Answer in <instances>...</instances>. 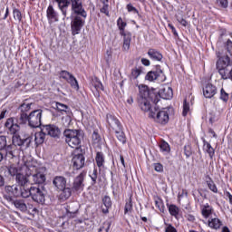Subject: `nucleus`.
<instances>
[{
    "instance_id": "obj_58",
    "label": "nucleus",
    "mask_w": 232,
    "mask_h": 232,
    "mask_svg": "<svg viewBox=\"0 0 232 232\" xmlns=\"http://www.w3.org/2000/svg\"><path fill=\"white\" fill-rule=\"evenodd\" d=\"M226 50H227V52L229 53V55H231V57H232V41L231 40H227V42H226Z\"/></svg>"
},
{
    "instance_id": "obj_2",
    "label": "nucleus",
    "mask_w": 232,
    "mask_h": 232,
    "mask_svg": "<svg viewBox=\"0 0 232 232\" xmlns=\"http://www.w3.org/2000/svg\"><path fill=\"white\" fill-rule=\"evenodd\" d=\"M63 139L70 148L79 150L81 148V142L84 139V131L82 130H72L66 129L63 131Z\"/></svg>"
},
{
    "instance_id": "obj_24",
    "label": "nucleus",
    "mask_w": 232,
    "mask_h": 232,
    "mask_svg": "<svg viewBox=\"0 0 232 232\" xmlns=\"http://www.w3.org/2000/svg\"><path fill=\"white\" fill-rule=\"evenodd\" d=\"M147 55H149L150 59H151V61H157L158 63H160L162 61V59H164L162 53H160V51H159L155 48H150L148 50Z\"/></svg>"
},
{
    "instance_id": "obj_26",
    "label": "nucleus",
    "mask_w": 232,
    "mask_h": 232,
    "mask_svg": "<svg viewBox=\"0 0 232 232\" xmlns=\"http://www.w3.org/2000/svg\"><path fill=\"white\" fill-rule=\"evenodd\" d=\"M162 69L159 68L156 69L155 71H150L147 72L145 75V81H149L150 82H153V81H157L160 75H163Z\"/></svg>"
},
{
    "instance_id": "obj_13",
    "label": "nucleus",
    "mask_w": 232,
    "mask_h": 232,
    "mask_svg": "<svg viewBox=\"0 0 232 232\" xmlns=\"http://www.w3.org/2000/svg\"><path fill=\"white\" fill-rule=\"evenodd\" d=\"M43 131H45V135H49L53 139H61V129L54 124L44 125Z\"/></svg>"
},
{
    "instance_id": "obj_59",
    "label": "nucleus",
    "mask_w": 232,
    "mask_h": 232,
    "mask_svg": "<svg viewBox=\"0 0 232 232\" xmlns=\"http://www.w3.org/2000/svg\"><path fill=\"white\" fill-rule=\"evenodd\" d=\"M216 2L221 8H227L229 5V2H227V0H216Z\"/></svg>"
},
{
    "instance_id": "obj_42",
    "label": "nucleus",
    "mask_w": 232,
    "mask_h": 232,
    "mask_svg": "<svg viewBox=\"0 0 232 232\" xmlns=\"http://www.w3.org/2000/svg\"><path fill=\"white\" fill-rule=\"evenodd\" d=\"M102 3V8H100L101 14H104L107 17H110V5L109 0H101Z\"/></svg>"
},
{
    "instance_id": "obj_27",
    "label": "nucleus",
    "mask_w": 232,
    "mask_h": 232,
    "mask_svg": "<svg viewBox=\"0 0 232 232\" xmlns=\"http://www.w3.org/2000/svg\"><path fill=\"white\" fill-rule=\"evenodd\" d=\"M53 186L60 191V189H64L66 188V178L63 176H56L53 180Z\"/></svg>"
},
{
    "instance_id": "obj_35",
    "label": "nucleus",
    "mask_w": 232,
    "mask_h": 232,
    "mask_svg": "<svg viewBox=\"0 0 232 232\" xmlns=\"http://www.w3.org/2000/svg\"><path fill=\"white\" fill-rule=\"evenodd\" d=\"M206 184L208 188V189L212 192V193H218V187H217V184H215V181H213V179L209 176L207 175L206 176Z\"/></svg>"
},
{
    "instance_id": "obj_61",
    "label": "nucleus",
    "mask_w": 232,
    "mask_h": 232,
    "mask_svg": "<svg viewBox=\"0 0 232 232\" xmlns=\"http://www.w3.org/2000/svg\"><path fill=\"white\" fill-rule=\"evenodd\" d=\"M165 232H179V231H177V228H175L173 225L167 224V227H165Z\"/></svg>"
},
{
    "instance_id": "obj_14",
    "label": "nucleus",
    "mask_w": 232,
    "mask_h": 232,
    "mask_svg": "<svg viewBox=\"0 0 232 232\" xmlns=\"http://www.w3.org/2000/svg\"><path fill=\"white\" fill-rule=\"evenodd\" d=\"M5 193L8 200H14V198L21 197V187L18 185L6 186Z\"/></svg>"
},
{
    "instance_id": "obj_44",
    "label": "nucleus",
    "mask_w": 232,
    "mask_h": 232,
    "mask_svg": "<svg viewBox=\"0 0 232 232\" xmlns=\"http://www.w3.org/2000/svg\"><path fill=\"white\" fill-rule=\"evenodd\" d=\"M20 197L23 198H28V197H32V187L30 188L20 187Z\"/></svg>"
},
{
    "instance_id": "obj_3",
    "label": "nucleus",
    "mask_w": 232,
    "mask_h": 232,
    "mask_svg": "<svg viewBox=\"0 0 232 232\" xmlns=\"http://www.w3.org/2000/svg\"><path fill=\"white\" fill-rule=\"evenodd\" d=\"M5 129L6 130L8 135H13V150L15 146H23V139L19 135L21 126L14 121V118H8L5 123Z\"/></svg>"
},
{
    "instance_id": "obj_41",
    "label": "nucleus",
    "mask_w": 232,
    "mask_h": 232,
    "mask_svg": "<svg viewBox=\"0 0 232 232\" xmlns=\"http://www.w3.org/2000/svg\"><path fill=\"white\" fill-rule=\"evenodd\" d=\"M222 226V221L220 219L214 218L211 220H208V227L211 229H220Z\"/></svg>"
},
{
    "instance_id": "obj_57",
    "label": "nucleus",
    "mask_w": 232,
    "mask_h": 232,
    "mask_svg": "<svg viewBox=\"0 0 232 232\" xmlns=\"http://www.w3.org/2000/svg\"><path fill=\"white\" fill-rule=\"evenodd\" d=\"M126 9H127V11H128L129 13H131V12H132V14H139V9L136 8L135 6H133V5H131V4H128V5H126Z\"/></svg>"
},
{
    "instance_id": "obj_25",
    "label": "nucleus",
    "mask_w": 232,
    "mask_h": 232,
    "mask_svg": "<svg viewBox=\"0 0 232 232\" xmlns=\"http://www.w3.org/2000/svg\"><path fill=\"white\" fill-rule=\"evenodd\" d=\"M102 204L103 206H101L102 213L103 215H108V213H110V209H111V206H113V203L111 202V198H110V196H104L102 198Z\"/></svg>"
},
{
    "instance_id": "obj_34",
    "label": "nucleus",
    "mask_w": 232,
    "mask_h": 232,
    "mask_svg": "<svg viewBox=\"0 0 232 232\" xmlns=\"http://www.w3.org/2000/svg\"><path fill=\"white\" fill-rule=\"evenodd\" d=\"M45 139H46V132L44 130H42L41 131L35 132L34 142L36 146H41V144H44Z\"/></svg>"
},
{
    "instance_id": "obj_6",
    "label": "nucleus",
    "mask_w": 232,
    "mask_h": 232,
    "mask_svg": "<svg viewBox=\"0 0 232 232\" xmlns=\"http://www.w3.org/2000/svg\"><path fill=\"white\" fill-rule=\"evenodd\" d=\"M27 170L26 175L31 177L33 184H44L46 175L41 171V168L35 165L25 164Z\"/></svg>"
},
{
    "instance_id": "obj_7",
    "label": "nucleus",
    "mask_w": 232,
    "mask_h": 232,
    "mask_svg": "<svg viewBox=\"0 0 232 232\" xmlns=\"http://www.w3.org/2000/svg\"><path fill=\"white\" fill-rule=\"evenodd\" d=\"M149 117L153 119L155 122L158 124H168L169 122V109L163 108L162 110H159V108L154 107V110H151Z\"/></svg>"
},
{
    "instance_id": "obj_32",
    "label": "nucleus",
    "mask_w": 232,
    "mask_h": 232,
    "mask_svg": "<svg viewBox=\"0 0 232 232\" xmlns=\"http://www.w3.org/2000/svg\"><path fill=\"white\" fill-rule=\"evenodd\" d=\"M92 86H94L96 90V93H94V95H96V97H100L101 92L104 91V86L102 85V82H101V80L98 77H94L92 79Z\"/></svg>"
},
{
    "instance_id": "obj_60",
    "label": "nucleus",
    "mask_w": 232,
    "mask_h": 232,
    "mask_svg": "<svg viewBox=\"0 0 232 232\" xmlns=\"http://www.w3.org/2000/svg\"><path fill=\"white\" fill-rule=\"evenodd\" d=\"M154 169L158 173H162V171H164V166L162 165V163H155Z\"/></svg>"
},
{
    "instance_id": "obj_8",
    "label": "nucleus",
    "mask_w": 232,
    "mask_h": 232,
    "mask_svg": "<svg viewBox=\"0 0 232 232\" xmlns=\"http://www.w3.org/2000/svg\"><path fill=\"white\" fill-rule=\"evenodd\" d=\"M139 88V99H150L153 104L159 103V96L157 95V91L155 89H150L148 85L140 84Z\"/></svg>"
},
{
    "instance_id": "obj_29",
    "label": "nucleus",
    "mask_w": 232,
    "mask_h": 232,
    "mask_svg": "<svg viewBox=\"0 0 232 232\" xmlns=\"http://www.w3.org/2000/svg\"><path fill=\"white\" fill-rule=\"evenodd\" d=\"M121 37H123V45H122V50L124 52H128L130 50V46L131 44V33L127 32L123 33V34H120Z\"/></svg>"
},
{
    "instance_id": "obj_10",
    "label": "nucleus",
    "mask_w": 232,
    "mask_h": 232,
    "mask_svg": "<svg viewBox=\"0 0 232 232\" xmlns=\"http://www.w3.org/2000/svg\"><path fill=\"white\" fill-rule=\"evenodd\" d=\"M86 170H82L74 178L72 187V191H84V179H86Z\"/></svg>"
},
{
    "instance_id": "obj_37",
    "label": "nucleus",
    "mask_w": 232,
    "mask_h": 232,
    "mask_svg": "<svg viewBox=\"0 0 232 232\" xmlns=\"http://www.w3.org/2000/svg\"><path fill=\"white\" fill-rule=\"evenodd\" d=\"M201 215L204 218H209L213 215V207L207 203L201 207Z\"/></svg>"
},
{
    "instance_id": "obj_15",
    "label": "nucleus",
    "mask_w": 232,
    "mask_h": 232,
    "mask_svg": "<svg viewBox=\"0 0 232 232\" xmlns=\"http://www.w3.org/2000/svg\"><path fill=\"white\" fill-rule=\"evenodd\" d=\"M32 198L37 204H44L46 200L44 192L39 187H32Z\"/></svg>"
},
{
    "instance_id": "obj_47",
    "label": "nucleus",
    "mask_w": 232,
    "mask_h": 232,
    "mask_svg": "<svg viewBox=\"0 0 232 232\" xmlns=\"http://www.w3.org/2000/svg\"><path fill=\"white\" fill-rule=\"evenodd\" d=\"M90 178L92 186H95V184H97V179L99 178V170L97 169V167L94 166L92 173L90 174Z\"/></svg>"
},
{
    "instance_id": "obj_46",
    "label": "nucleus",
    "mask_w": 232,
    "mask_h": 232,
    "mask_svg": "<svg viewBox=\"0 0 232 232\" xmlns=\"http://www.w3.org/2000/svg\"><path fill=\"white\" fill-rule=\"evenodd\" d=\"M160 149L162 153H169L171 151V148L169 147V143H168L166 140H162L160 142Z\"/></svg>"
},
{
    "instance_id": "obj_62",
    "label": "nucleus",
    "mask_w": 232,
    "mask_h": 232,
    "mask_svg": "<svg viewBox=\"0 0 232 232\" xmlns=\"http://www.w3.org/2000/svg\"><path fill=\"white\" fill-rule=\"evenodd\" d=\"M92 140H94L95 142H101V135L97 130H94L92 133Z\"/></svg>"
},
{
    "instance_id": "obj_55",
    "label": "nucleus",
    "mask_w": 232,
    "mask_h": 232,
    "mask_svg": "<svg viewBox=\"0 0 232 232\" xmlns=\"http://www.w3.org/2000/svg\"><path fill=\"white\" fill-rule=\"evenodd\" d=\"M219 99L223 101V102H227V101H229V93H227L224 88L220 90Z\"/></svg>"
},
{
    "instance_id": "obj_63",
    "label": "nucleus",
    "mask_w": 232,
    "mask_h": 232,
    "mask_svg": "<svg viewBox=\"0 0 232 232\" xmlns=\"http://www.w3.org/2000/svg\"><path fill=\"white\" fill-rule=\"evenodd\" d=\"M176 19L182 26H188V21L186 19L179 17V15H176Z\"/></svg>"
},
{
    "instance_id": "obj_45",
    "label": "nucleus",
    "mask_w": 232,
    "mask_h": 232,
    "mask_svg": "<svg viewBox=\"0 0 232 232\" xmlns=\"http://www.w3.org/2000/svg\"><path fill=\"white\" fill-rule=\"evenodd\" d=\"M154 202H155L156 208H159L160 213H164L166 207H164V201L162 200V198L157 197L154 198Z\"/></svg>"
},
{
    "instance_id": "obj_52",
    "label": "nucleus",
    "mask_w": 232,
    "mask_h": 232,
    "mask_svg": "<svg viewBox=\"0 0 232 232\" xmlns=\"http://www.w3.org/2000/svg\"><path fill=\"white\" fill-rule=\"evenodd\" d=\"M19 110L21 111V113H26L32 110V103L24 102L20 105Z\"/></svg>"
},
{
    "instance_id": "obj_17",
    "label": "nucleus",
    "mask_w": 232,
    "mask_h": 232,
    "mask_svg": "<svg viewBox=\"0 0 232 232\" xmlns=\"http://www.w3.org/2000/svg\"><path fill=\"white\" fill-rule=\"evenodd\" d=\"M156 95L158 96V102L160 99L169 101L170 99H173V89L171 87H164L159 92H156Z\"/></svg>"
},
{
    "instance_id": "obj_5",
    "label": "nucleus",
    "mask_w": 232,
    "mask_h": 232,
    "mask_svg": "<svg viewBox=\"0 0 232 232\" xmlns=\"http://www.w3.org/2000/svg\"><path fill=\"white\" fill-rule=\"evenodd\" d=\"M218 61L216 63V68L224 81L227 80V72H229V66H232L231 58L227 54H222L218 52L217 53Z\"/></svg>"
},
{
    "instance_id": "obj_28",
    "label": "nucleus",
    "mask_w": 232,
    "mask_h": 232,
    "mask_svg": "<svg viewBox=\"0 0 232 232\" xmlns=\"http://www.w3.org/2000/svg\"><path fill=\"white\" fill-rule=\"evenodd\" d=\"M203 151L207 153L211 160L215 158V149L208 140H203Z\"/></svg>"
},
{
    "instance_id": "obj_20",
    "label": "nucleus",
    "mask_w": 232,
    "mask_h": 232,
    "mask_svg": "<svg viewBox=\"0 0 232 232\" xmlns=\"http://www.w3.org/2000/svg\"><path fill=\"white\" fill-rule=\"evenodd\" d=\"M46 17L49 23H57L59 21V13L55 11L53 5H49L46 10Z\"/></svg>"
},
{
    "instance_id": "obj_18",
    "label": "nucleus",
    "mask_w": 232,
    "mask_h": 232,
    "mask_svg": "<svg viewBox=\"0 0 232 232\" xmlns=\"http://www.w3.org/2000/svg\"><path fill=\"white\" fill-rule=\"evenodd\" d=\"M106 122L109 125V129L112 130V131L122 127L121 121H119V119H117L116 116L111 113H108L106 115Z\"/></svg>"
},
{
    "instance_id": "obj_33",
    "label": "nucleus",
    "mask_w": 232,
    "mask_h": 232,
    "mask_svg": "<svg viewBox=\"0 0 232 232\" xmlns=\"http://www.w3.org/2000/svg\"><path fill=\"white\" fill-rule=\"evenodd\" d=\"M191 105H193V100L185 98L183 101V111H182L183 117H188V113L191 111Z\"/></svg>"
},
{
    "instance_id": "obj_1",
    "label": "nucleus",
    "mask_w": 232,
    "mask_h": 232,
    "mask_svg": "<svg viewBox=\"0 0 232 232\" xmlns=\"http://www.w3.org/2000/svg\"><path fill=\"white\" fill-rule=\"evenodd\" d=\"M58 5L59 10L63 17L68 15V6L71 5V10L74 15H81L83 19L88 17L86 10L82 6V0H54Z\"/></svg>"
},
{
    "instance_id": "obj_50",
    "label": "nucleus",
    "mask_w": 232,
    "mask_h": 232,
    "mask_svg": "<svg viewBox=\"0 0 232 232\" xmlns=\"http://www.w3.org/2000/svg\"><path fill=\"white\" fill-rule=\"evenodd\" d=\"M8 173L9 175H11V177H17V175H19V169H17V167H15V165H10L8 168Z\"/></svg>"
},
{
    "instance_id": "obj_36",
    "label": "nucleus",
    "mask_w": 232,
    "mask_h": 232,
    "mask_svg": "<svg viewBox=\"0 0 232 232\" xmlns=\"http://www.w3.org/2000/svg\"><path fill=\"white\" fill-rule=\"evenodd\" d=\"M112 131H114L116 138L120 142H121V144H126L127 139H126V134L122 130V126L119 127L118 129H114V130Z\"/></svg>"
},
{
    "instance_id": "obj_4",
    "label": "nucleus",
    "mask_w": 232,
    "mask_h": 232,
    "mask_svg": "<svg viewBox=\"0 0 232 232\" xmlns=\"http://www.w3.org/2000/svg\"><path fill=\"white\" fill-rule=\"evenodd\" d=\"M41 119H43V110H34L29 114L21 113L19 118L20 124H26L30 128H39L41 126Z\"/></svg>"
},
{
    "instance_id": "obj_38",
    "label": "nucleus",
    "mask_w": 232,
    "mask_h": 232,
    "mask_svg": "<svg viewBox=\"0 0 232 232\" xmlns=\"http://www.w3.org/2000/svg\"><path fill=\"white\" fill-rule=\"evenodd\" d=\"M167 208L169 209V213L171 217H174L177 220L179 219V214L180 213V208L177 207L175 204L167 203Z\"/></svg>"
},
{
    "instance_id": "obj_40",
    "label": "nucleus",
    "mask_w": 232,
    "mask_h": 232,
    "mask_svg": "<svg viewBox=\"0 0 232 232\" xmlns=\"http://www.w3.org/2000/svg\"><path fill=\"white\" fill-rule=\"evenodd\" d=\"M117 26L120 31V34H126V27L128 26V23L122 20V17H119L117 20Z\"/></svg>"
},
{
    "instance_id": "obj_64",
    "label": "nucleus",
    "mask_w": 232,
    "mask_h": 232,
    "mask_svg": "<svg viewBox=\"0 0 232 232\" xmlns=\"http://www.w3.org/2000/svg\"><path fill=\"white\" fill-rule=\"evenodd\" d=\"M224 195L227 198H228L229 204L232 206V194L231 192L227 191V189L224 190Z\"/></svg>"
},
{
    "instance_id": "obj_54",
    "label": "nucleus",
    "mask_w": 232,
    "mask_h": 232,
    "mask_svg": "<svg viewBox=\"0 0 232 232\" xmlns=\"http://www.w3.org/2000/svg\"><path fill=\"white\" fill-rule=\"evenodd\" d=\"M111 227V224L106 221L100 227V228L98 229V232H110Z\"/></svg>"
},
{
    "instance_id": "obj_51",
    "label": "nucleus",
    "mask_w": 232,
    "mask_h": 232,
    "mask_svg": "<svg viewBox=\"0 0 232 232\" xmlns=\"http://www.w3.org/2000/svg\"><path fill=\"white\" fill-rule=\"evenodd\" d=\"M13 15H14V19H15V21H18V23H21V21H23V14L19 9L14 8L13 10Z\"/></svg>"
},
{
    "instance_id": "obj_53",
    "label": "nucleus",
    "mask_w": 232,
    "mask_h": 232,
    "mask_svg": "<svg viewBox=\"0 0 232 232\" xmlns=\"http://www.w3.org/2000/svg\"><path fill=\"white\" fill-rule=\"evenodd\" d=\"M32 139H34V137L24 136V140H22V146H24V148H30V144L32 143Z\"/></svg>"
},
{
    "instance_id": "obj_19",
    "label": "nucleus",
    "mask_w": 232,
    "mask_h": 232,
    "mask_svg": "<svg viewBox=\"0 0 232 232\" xmlns=\"http://www.w3.org/2000/svg\"><path fill=\"white\" fill-rule=\"evenodd\" d=\"M94 160L96 166L98 167V171L101 173V171L106 168V156L104 155V152L97 151Z\"/></svg>"
},
{
    "instance_id": "obj_22",
    "label": "nucleus",
    "mask_w": 232,
    "mask_h": 232,
    "mask_svg": "<svg viewBox=\"0 0 232 232\" xmlns=\"http://www.w3.org/2000/svg\"><path fill=\"white\" fill-rule=\"evenodd\" d=\"M140 75H144V67L143 66H135L130 70V73L129 75V81L133 82V81H137Z\"/></svg>"
},
{
    "instance_id": "obj_11",
    "label": "nucleus",
    "mask_w": 232,
    "mask_h": 232,
    "mask_svg": "<svg viewBox=\"0 0 232 232\" xmlns=\"http://www.w3.org/2000/svg\"><path fill=\"white\" fill-rule=\"evenodd\" d=\"M59 78L66 81V82L71 84L72 88L74 90H79V82H77L75 76H73L70 72L64 70L61 71L59 72Z\"/></svg>"
},
{
    "instance_id": "obj_49",
    "label": "nucleus",
    "mask_w": 232,
    "mask_h": 232,
    "mask_svg": "<svg viewBox=\"0 0 232 232\" xmlns=\"http://www.w3.org/2000/svg\"><path fill=\"white\" fill-rule=\"evenodd\" d=\"M60 191H62V196L66 200L72 197V191H73V189L72 188L64 187V188L60 189Z\"/></svg>"
},
{
    "instance_id": "obj_9",
    "label": "nucleus",
    "mask_w": 232,
    "mask_h": 232,
    "mask_svg": "<svg viewBox=\"0 0 232 232\" xmlns=\"http://www.w3.org/2000/svg\"><path fill=\"white\" fill-rule=\"evenodd\" d=\"M86 18H82L81 14H76L71 22L72 35H79L81 30L84 27Z\"/></svg>"
},
{
    "instance_id": "obj_16",
    "label": "nucleus",
    "mask_w": 232,
    "mask_h": 232,
    "mask_svg": "<svg viewBox=\"0 0 232 232\" xmlns=\"http://www.w3.org/2000/svg\"><path fill=\"white\" fill-rule=\"evenodd\" d=\"M85 161L86 158L82 153H78L72 156V164L73 169H82V168H84Z\"/></svg>"
},
{
    "instance_id": "obj_43",
    "label": "nucleus",
    "mask_w": 232,
    "mask_h": 232,
    "mask_svg": "<svg viewBox=\"0 0 232 232\" xmlns=\"http://www.w3.org/2000/svg\"><path fill=\"white\" fill-rule=\"evenodd\" d=\"M56 109L58 110V111L65 113V115H70V113L72 112L68 105L61 102H56Z\"/></svg>"
},
{
    "instance_id": "obj_31",
    "label": "nucleus",
    "mask_w": 232,
    "mask_h": 232,
    "mask_svg": "<svg viewBox=\"0 0 232 232\" xmlns=\"http://www.w3.org/2000/svg\"><path fill=\"white\" fill-rule=\"evenodd\" d=\"M133 212V194L129 195V198L125 200L124 215H130Z\"/></svg>"
},
{
    "instance_id": "obj_21",
    "label": "nucleus",
    "mask_w": 232,
    "mask_h": 232,
    "mask_svg": "<svg viewBox=\"0 0 232 232\" xmlns=\"http://www.w3.org/2000/svg\"><path fill=\"white\" fill-rule=\"evenodd\" d=\"M203 95L206 99H213L215 95H217V86L208 83L205 87H203Z\"/></svg>"
},
{
    "instance_id": "obj_39",
    "label": "nucleus",
    "mask_w": 232,
    "mask_h": 232,
    "mask_svg": "<svg viewBox=\"0 0 232 232\" xmlns=\"http://www.w3.org/2000/svg\"><path fill=\"white\" fill-rule=\"evenodd\" d=\"M28 177L29 176H24L21 173L16 175V182L19 184L20 188H23L28 184Z\"/></svg>"
},
{
    "instance_id": "obj_23",
    "label": "nucleus",
    "mask_w": 232,
    "mask_h": 232,
    "mask_svg": "<svg viewBox=\"0 0 232 232\" xmlns=\"http://www.w3.org/2000/svg\"><path fill=\"white\" fill-rule=\"evenodd\" d=\"M65 211V217H67V218H75L77 213H79V208H77L75 203H71L66 206Z\"/></svg>"
},
{
    "instance_id": "obj_56",
    "label": "nucleus",
    "mask_w": 232,
    "mask_h": 232,
    "mask_svg": "<svg viewBox=\"0 0 232 232\" xmlns=\"http://www.w3.org/2000/svg\"><path fill=\"white\" fill-rule=\"evenodd\" d=\"M184 155L187 159H189L193 155V150H191V145L184 146Z\"/></svg>"
},
{
    "instance_id": "obj_30",
    "label": "nucleus",
    "mask_w": 232,
    "mask_h": 232,
    "mask_svg": "<svg viewBox=\"0 0 232 232\" xmlns=\"http://www.w3.org/2000/svg\"><path fill=\"white\" fill-rule=\"evenodd\" d=\"M151 99H139V106L142 111H151Z\"/></svg>"
},
{
    "instance_id": "obj_48",
    "label": "nucleus",
    "mask_w": 232,
    "mask_h": 232,
    "mask_svg": "<svg viewBox=\"0 0 232 232\" xmlns=\"http://www.w3.org/2000/svg\"><path fill=\"white\" fill-rule=\"evenodd\" d=\"M14 205L20 209V211H26L27 207L24 200L16 199L14 201Z\"/></svg>"
},
{
    "instance_id": "obj_12",
    "label": "nucleus",
    "mask_w": 232,
    "mask_h": 232,
    "mask_svg": "<svg viewBox=\"0 0 232 232\" xmlns=\"http://www.w3.org/2000/svg\"><path fill=\"white\" fill-rule=\"evenodd\" d=\"M0 151H5V157L9 159L15 157L14 146L6 145V136H0Z\"/></svg>"
}]
</instances>
